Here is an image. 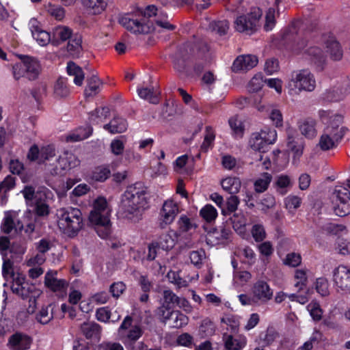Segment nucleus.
Listing matches in <instances>:
<instances>
[{"label":"nucleus","mask_w":350,"mask_h":350,"mask_svg":"<svg viewBox=\"0 0 350 350\" xmlns=\"http://www.w3.org/2000/svg\"><path fill=\"white\" fill-rule=\"evenodd\" d=\"M148 208V193L140 183L129 186L124 191L120 213L127 220L137 223L142 219L143 214Z\"/></svg>","instance_id":"f257e3e1"},{"label":"nucleus","mask_w":350,"mask_h":350,"mask_svg":"<svg viewBox=\"0 0 350 350\" xmlns=\"http://www.w3.org/2000/svg\"><path fill=\"white\" fill-rule=\"evenodd\" d=\"M109 212L107 200L100 197L94 201L93 209L89 215L90 222L94 226L98 235L103 239L107 238L111 232Z\"/></svg>","instance_id":"f03ea898"},{"label":"nucleus","mask_w":350,"mask_h":350,"mask_svg":"<svg viewBox=\"0 0 350 350\" xmlns=\"http://www.w3.org/2000/svg\"><path fill=\"white\" fill-rule=\"evenodd\" d=\"M136 14L139 16H142V18L141 20L137 18L135 19L130 18L129 15H126L119 19V23L126 29L134 33L148 34L155 30V26L153 22H146L148 18L152 16H157L158 9L155 5H148L144 10H138Z\"/></svg>","instance_id":"7ed1b4c3"},{"label":"nucleus","mask_w":350,"mask_h":350,"mask_svg":"<svg viewBox=\"0 0 350 350\" xmlns=\"http://www.w3.org/2000/svg\"><path fill=\"white\" fill-rule=\"evenodd\" d=\"M58 226L69 237H75L83 226L82 213L73 207L62 208L58 211Z\"/></svg>","instance_id":"20e7f679"},{"label":"nucleus","mask_w":350,"mask_h":350,"mask_svg":"<svg viewBox=\"0 0 350 350\" xmlns=\"http://www.w3.org/2000/svg\"><path fill=\"white\" fill-rule=\"evenodd\" d=\"M21 62L12 66L13 76L16 80L25 77L29 81L36 80L41 71L39 62L34 57L19 55Z\"/></svg>","instance_id":"39448f33"},{"label":"nucleus","mask_w":350,"mask_h":350,"mask_svg":"<svg viewBox=\"0 0 350 350\" xmlns=\"http://www.w3.org/2000/svg\"><path fill=\"white\" fill-rule=\"evenodd\" d=\"M262 11L259 8H253L247 14L238 16L234 21L235 29L247 35H251L257 31L260 27V20Z\"/></svg>","instance_id":"423d86ee"},{"label":"nucleus","mask_w":350,"mask_h":350,"mask_svg":"<svg viewBox=\"0 0 350 350\" xmlns=\"http://www.w3.org/2000/svg\"><path fill=\"white\" fill-rule=\"evenodd\" d=\"M350 178L347 186H336L333 193L334 211L339 217L350 214Z\"/></svg>","instance_id":"0eeeda50"},{"label":"nucleus","mask_w":350,"mask_h":350,"mask_svg":"<svg viewBox=\"0 0 350 350\" xmlns=\"http://www.w3.org/2000/svg\"><path fill=\"white\" fill-rule=\"evenodd\" d=\"M319 115L321 120L326 124L324 131L327 133H331L332 135L334 134L342 133V139L343 138L347 129L344 126H340L342 122V116L340 114H334L331 111L320 110Z\"/></svg>","instance_id":"6e6552de"},{"label":"nucleus","mask_w":350,"mask_h":350,"mask_svg":"<svg viewBox=\"0 0 350 350\" xmlns=\"http://www.w3.org/2000/svg\"><path fill=\"white\" fill-rule=\"evenodd\" d=\"M293 85L299 91L312 92L316 87L314 75L308 69L293 71L289 86Z\"/></svg>","instance_id":"1a4fd4ad"},{"label":"nucleus","mask_w":350,"mask_h":350,"mask_svg":"<svg viewBox=\"0 0 350 350\" xmlns=\"http://www.w3.org/2000/svg\"><path fill=\"white\" fill-rule=\"evenodd\" d=\"M192 44L186 43L179 47L173 59V66L180 76L187 75V60L189 59V51Z\"/></svg>","instance_id":"9d476101"},{"label":"nucleus","mask_w":350,"mask_h":350,"mask_svg":"<svg viewBox=\"0 0 350 350\" xmlns=\"http://www.w3.org/2000/svg\"><path fill=\"white\" fill-rule=\"evenodd\" d=\"M79 164V160L70 152L65 151L59 157L57 165L51 170L53 176L62 175L64 170L74 168Z\"/></svg>","instance_id":"9b49d317"},{"label":"nucleus","mask_w":350,"mask_h":350,"mask_svg":"<svg viewBox=\"0 0 350 350\" xmlns=\"http://www.w3.org/2000/svg\"><path fill=\"white\" fill-rule=\"evenodd\" d=\"M333 276L336 286L341 291L350 293V268L340 265L334 269Z\"/></svg>","instance_id":"f8f14e48"},{"label":"nucleus","mask_w":350,"mask_h":350,"mask_svg":"<svg viewBox=\"0 0 350 350\" xmlns=\"http://www.w3.org/2000/svg\"><path fill=\"white\" fill-rule=\"evenodd\" d=\"M178 211V206L174 201H165L160 211L159 227L165 228L167 225L170 224L175 219Z\"/></svg>","instance_id":"ddd939ff"},{"label":"nucleus","mask_w":350,"mask_h":350,"mask_svg":"<svg viewBox=\"0 0 350 350\" xmlns=\"http://www.w3.org/2000/svg\"><path fill=\"white\" fill-rule=\"evenodd\" d=\"M273 293V290L269 284L262 280L256 282L252 288L254 299L263 304L271 299Z\"/></svg>","instance_id":"4468645a"},{"label":"nucleus","mask_w":350,"mask_h":350,"mask_svg":"<svg viewBox=\"0 0 350 350\" xmlns=\"http://www.w3.org/2000/svg\"><path fill=\"white\" fill-rule=\"evenodd\" d=\"M57 271H49L44 277V284L53 292H64L68 286V282L64 279H57Z\"/></svg>","instance_id":"2eb2a0df"},{"label":"nucleus","mask_w":350,"mask_h":350,"mask_svg":"<svg viewBox=\"0 0 350 350\" xmlns=\"http://www.w3.org/2000/svg\"><path fill=\"white\" fill-rule=\"evenodd\" d=\"M258 64V58L255 55H240L234 61L232 70L234 72L247 71L255 67Z\"/></svg>","instance_id":"dca6fc26"},{"label":"nucleus","mask_w":350,"mask_h":350,"mask_svg":"<svg viewBox=\"0 0 350 350\" xmlns=\"http://www.w3.org/2000/svg\"><path fill=\"white\" fill-rule=\"evenodd\" d=\"M31 338L28 335L16 332L9 338L8 346L14 350H25L29 348Z\"/></svg>","instance_id":"f3484780"},{"label":"nucleus","mask_w":350,"mask_h":350,"mask_svg":"<svg viewBox=\"0 0 350 350\" xmlns=\"http://www.w3.org/2000/svg\"><path fill=\"white\" fill-rule=\"evenodd\" d=\"M287 147L294 153V157H299L303 153L304 142L301 137L293 129L287 130Z\"/></svg>","instance_id":"a211bd4d"},{"label":"nucleus","mask_w":350,"mask_h":350,"mask_svg":"<svg viewBox=\"0 0 350 350\" xmlns=\"http://www.w3.org/2000/svg\"><path fill=\"white\" fill-rule=\"evenodd\" d=\"M341 139V133L332 135L331 133H327L325 131L323 130V133L319 139L318 146L321 150L327 151L336 148Z\"/></svg>","instance_id":"6ab92c4d"},{"label":"nucleus","mask_w":350,"mask_h":350,"mask_svg":"<svg viewBox=\"0 0 350 350\" xmlns=\"http://www.w3.org/2000/svg\"><path fill=\"white\" fill-rule=\"evenodd\" d=\"M82 334L87 339L99 340L101 334V326L94 321L84 322L80 327Z\"/></svg>","instance_id":"aec40b11"},{"label":"nucleus","mask_w":350,"mask_h":350,"mask_svg":"<svg viewBox=\"0 0 350 350\" xmlns=\"http://www.w3.org/2000/svg\"><path fill=\"white\" fill-rule=\"evenodd\" d=\"M304 53L308 54L310 57L312 63L316 66L317 69L319 71L323 70L324 65L325 64V57L323 55V51L319 47L310 46L306 49Z\"/></svg>","instance_id":"412c9836"},{"label":"nucleus","mask_w":350,"mask_h":350,"mask_svg":"<svg viewBox=\"0 0 350 350\" xmlns=\"http://www.w3.org/2000/svg\"><path fill=\"white\" fill-rule=\"evenodd\" d=\"M326 52L330 59L339 61L343 56V50L340 42L334 38H329L325 42Z\"/></svg>","instance_id":"4be33fe9"},{"label":"nucleus","mask_w":350,"mask_h":350,"mask_svg":"<svg viewBox=\"0 0 350 350\" xmlns=\"http://www.w3.org/2000/svg\"><path fill=\"white\" fill-rule=\"evenodd\" d=\"M72 30L66 26L56 27L53 31L52 44L59 46L62 42L72 38Z\"/></svg>","instance_id":"5701e85b"},{"label":"nucleus","mask_w":350,"mask_h":350,"mask_svg":"<svg viewBox=\"0 0 350 350\" xmlns=\"http://www.w3.org/2000/svg\"><path fill=\"white\" fill-rule=\"evenodd\" d=\"M103 128L112 134L122 133L127 129V122L120 117H114L109 123L104 125Z\"/></svg>","instance_id":"b1692460"},{"label":"nucleus","mask_w":350,"mask_h":350,"mask_svg":"<svg viewBox=\"0 0 350 350\" xmlns=\"http://www.w3.org/2000/svg\"><path fill=\"white\" fill-rule=\"evenodd\" d=\"M31 31L33 38L42 46H46L49 43H52V37L46 31L42 29L38 25H32Z\"/></svg>","instance_id":"393cba45"},{"label":"nucleus","mask_w":350,"mask_h":350,"mask_svg":"<svg viewBox=\"0 0 350 350\" xmlns=\"http://www.w3.org/2000/svg\"><path fill=\"white\" fill-rule=\"evenodd\" d=\"M347 94L346 88L341 86H335L327 90L323 94V98L328 102H337L342 100Z\"/></svg>","instance_id":"a878e982"},{"label":"nucleus","mask_w":350,"mask_h":350,"mask_svg":"<svg viewBox=\"0 0 350 350\" xmlns=\"http://www.w3.org/2000/svg\"><path fill=\"white\" fill-rule=\"evenodd\" d=\"M221 185L223 189L230 194L237 193L241 187V180L237 177H227L221 180Z\"/></svg>","instance_id":"bb28decb"},{"label":"nucleus","mask_w":350,"mask_h":350,"mask_svg":"<svg viewBox=\"0 0 350 350\" xmlns=\"http://www.w3.org/2000/svg\"><path fill=\"white\" fill-rule=\"evenodd\" d=\"M53 94L56 98H65L70 94V89L66 79L60 77L55 82L53 88Z\"/></svg>","instance_id":"cd10ccee"},{"label":"nucleus","mask_w":350,"mask_h":350,"mask_svg":"<svg viewBox=\"0 0 350 350\" xmlns=\"http://www.w3.org/2000/svg\"><path fill=\"white\" fill-rule=\"evenodd\" d=\"M101 82L96 75H93L87 79V87L85 89V97L94 96L98 93Z\"/></svg>","instance_id":"c85d7f7f"},{"label":"nucleus","mask_w":350,"mask_h":350,"mask_svg":"<svg viewBox=\"0 0 350 350\" xmlns=\"http://www.w3.org/2000/svg\"><path fill=\"white\" fill-rule=\"evenodd\" d=\"M207 243L211 241V239L215 237L217 240L228 239L230 237L232 231L230 228L221 227L220 232L217 228H212L207 231Z\"/></svg>","instance_id":"c756f323"},{"label":"nucleus","mask_w":350,"mask_h":350,"mask_svg":"<svg viewBox=\"0 0 350 350\" xmlns=\"http://www.w3.org/2000/svg\"><path fill=\"white\" fill-rule=\"evenodd\" d=\"M67 72L69 75L75 76L74 83L77 85H81L84 79V74L82 69L74 62H70L67 66Z\"/></svg>","instance_id":"7c9ffc66"},{"label":"nucleus","mask_w":350,"mask_h":350,"mask_svg":"<svg viewBox=\"0 0 350 350\" xmlns=\"http://www.w3.org/2000/svg\"><path fill=\"white\" fill-rule=\"evenodd\" d=\"M272 180L271 174L264 172L261 176L254 182V189L257 193H262L268 188Z\"/></svg>","instance_id":"2f4dec72"},{"label":"nucleus","mask_w":350,"mask_h":350,"mask_svg":"<svg viewBox=\"0 0 350 350\" xmlns=\"http://www.w3.org/2000/svg\"><path fill=\"white\" fill-rule=\"evenodd\" d=\"M171 327L174 328H180L187 325L188 317L178 310H174L170 317Z\"/></svg>","instance_id":"473e14b6"},{"label":"nucleus","mask_w":350,"mask_h":350,"mask_svg":"<svg viewBox=\"0 0 350 350\" xmlns=\"http://www.w3.org/2000/svg\"><path fill=\"white\" fill-rule=\"evenodd\" d=\"M299 130L306 137H314L316 135L315 122L311 119L306 120L299 125Z\"/></svg>","instance_id":"72a5a7b5"},{"label":"nucleus","mask_w":350,"mask_h":350,"mask_svg":"<svg viewBox=\"0 0 350 350\" xmlns=\"http://www.w3.org/2000/svg\"><path fill=\"white\" fill-rule=\"evenodd\" d=\"M215 326L214 323L209 319L203 320L199 327V334L202 338L209 337L214 334Z\"/></svg>","instance_id":"f704fd0d"},{"label":"nucleus","mask_w":350,"mask_h":350,"mask_svg":"<svg viewBox=\"0 0 350 350\" xmlns=\"http://www.w3.org/2000/svg\"><path fill=\"white\" fill-rule=\"evenodd\" d=\"M230 220L235 231L239 234L245 232L246 219L243 215L234 213L233 216L230 217Z\"/></svg>","instance_id":"c9c22d12"},{"label":"nucleus","mask_w":350,"mask_h":350,"mask_svg":"<svg viewBox=\"0 0 350 350\" xmlns=\"http://www.w3.org/2000/svg\"><path fill=\"white\" fill-rule=\"evenodd\" d=\"M83 4L92 10L94 14H100L107 6V3L105 0H83Z\"/></svg>","instance_id":"e433bc0d"},{"label":"nucleus","mask_w":350,"mask_h":350,"mask_svg":"<svg viewBox=\"0 0 350 350\" xmlns=\"http://www.w3.org/2000/svg\"><path fill=\"white\" fill-rule=\"evenodd\" d=\"M209 29L219 36H224L229 29V23L227 20L213 21L209 24Z\"/></svg>","instance_id":"4c0bfd02"},{"label":"nucleus","mask_w":350,"mask_h":350,"mask_svg":"<svg viewBox=\"0 0 350 350\" xmlns=\"http://www.w3.org/2000/svg\"><path fill=\"white\" fill-rule=\"evenodd\" d=\"M200 215L206 222L211 223L216 219L217 212L213 206L206 204L200 210Z\"/></svg>","instance_id":"58836bf2"},{"label":"nucleus","mask_w":350,"mask_h":350,"mask_svg":"<svg viewBox=\"0 0 350 350\" xmlns=\"http://www.w3.org/2000/svg\"><path fill=\"white\" fill-rule=\"evenodd\" d=\"M81 36L75 35L67 44V51L72 55L79 54L81 49Z\"/></svg>","instance_id":"ea45409f"},{"label":"nucleus","mask_w":350,"mask_h":350,"mask_svg":"<svg viewBox=\"0 0 350 350\" xmlns=\"http://www.w3.org/2000/svg\"><path fill=\"white\" fill-rule=\"evenodd\" d=\"M174 311L171 307L162 304L157 308L155 314L159 321L165 324L170 319Z\"/></svg>","instance_id":"a19ab883"},{"label":"nucleus","mask_w":350,"mask_h":350,"mask_svg":"<svg viewBox=\"0 0 350 350\" xmlns=\"http://www.w3.org/2000/svg\"><path fill=\"white\" fill-rule=\"evenodd\" d=\"M159 247L163 250H169L174 245V240L170 234L167 233L162 234L157 241H154Z\"/></svg>","instance_id":"79ce46f5"},{"label":"nucleus","mask_w":350,"mask_h":350,"mask_svg":"<svg viewBox=\"0 0 350 350\" xmlns=\"http://www.w3.org/2000/svg\"><path fill=\"white\" fill-rule=\"evenodd\" d=\"M239 199L234 194H231V196L227 199L226 201V208H222L221 213L224 215H230L232 213H234L239 204Z\"/></svg>","instance_id":"37998d69"},{"label":"nucleus","mask_w":350,"mask_h":350,"mask_svg":"<svg viewBox=\"0 0 350 350\" xmlns=\"http://www.w3.org/2000/svg\"><path fill=\"white\" fill-rule=\"evenodd\" d=\"M53 306L49 305L46 308H42L39 313L37 314L36 319L40 323L45 325L51 321L53 318Z\"/></svg>","instance_id":"c03bdc74"},{"label":"nucleus","mask_w":350,"mask_h":350,"mask_svg":"<svg viewBox=\"0 0 350 350\" xmlns=\"http://www.w3.org/2000/svg\"><path fill=\"white\" fill-rule=\"evenodd\" d=\"M259 133H254L250 140L251 147L259 152H265L266 148L269 144H267L264 139H261V136H257Z\"/></svg>","instance_id":"a18cd8bd"},{"label":"nucleus","mask_w":350,"mask_h":350,"mask_svg":"<svg viewBox=\"0 0 350 350\" xmlns=\"http://www.w3.org/2000/svg\"><path fill=\"white\" fill-rule=\"evenodd\" d=\"M143 334V331L139 325H135L127 332L125 336V342L132 343L137 341Z\"/></svg>","instance_id":"49530a36"},{"label":"nucleus","mask_w":350,"mask_h":350,"mask_svg":"<svg viewBox=\"0 0 350 350\" xmlns=\"http://www.w3.org/2000/svg\"><path fill=\"white\" fill-rule=\"evenodd\" d=\"M199 49L202 51V53L205 59H203L202 62H196L193 66L194 71L200 75L204 69V67L206 64V53L208 51V46L206 43L202 42L199 45Z\"/></svg>","instance_id":"de8ad7c7"},{"label":"nucleus","mask_w":350,"mask_h":350,"mask_svg":"<svg viewBox=\"0 0 350 350\" xmlns=\"http://www.w3.org/2000/svg\"><path fill=\"white\" fill-rule=\"evenodd\" d=\"M257 136H261V139H264V142L267 143V144H273L277 138V133L275 129H272L270 128H265L262 130Z\"/></svg>","instance_id":"09e8293b"},{"label":"nucleus","mask_w":350,"mask_h":350,"mask_svg":"<svg viewBox=\"0 0 350 350\" xmlns=\"http://www.w3.org/2000/svg\"><path fill=\"white\" fill-rule=\"evenodd\" d=\"M265 81L261 74L256 75L249 82L248 91L250 92H257L261 90L264 85Z\"/></svg>","instance_id":"8fccbe9b"},{"label":"nucleus","mask_w":350,"mask_h":350,"mask_svg":"<svg viewBox=\"0 0 350 350\" xmlns=\"http://www.w3.org/2000/svg\"><path fill=\"white\" fill-rule=\"evenodd\" d=\"M316 290L323 297L329 295V282L325 278H319L316 281Z\"/></svg>","instance_id":"3c124183"},{"label":"nucleus","mask_w":350,"mask_h":350,"mask_svg":"<svg viewBox=\"0 0 350 350\" xmlns=\"http://www.w3.org/2000/svg\"><path fill=\"white\" fill-rule=\"evenodd\" d=\"M278 334L272 328H268L265 333H261L260 339L262 346L269 345L272 343L276 338Z\"/></svg>","instance_id":"603ef678"},{"label":"nucleus","mask_w":350,"mask_h":350,"mask_svg":"<svg viewBox=\"0 0 350 350\" xmlns=\"http://www.w3.org/2000/svg\"><path fill=\"white\" fill-rule=\"evenodd\" d=\"M163 305L166 306L171 307L172 308L174 306L177 304L178 297L175 293H174L171 290H165L163 293Z\"/></svg>","instance_id":"864d4df0"},{"label":"nucleus","mask_w":350,"mask_h":350,"mask_svg":"<svg viewBox=\"0 0 350 350\" xmlns=\"http://www.w3.org/2000/svg\"><path fill=\"white\" fill-rule=\"evenodd\" d=\"M110 173L107 167H100L93 172L92 177L96 181L104 182L109 178Z\"/></svg>","instance_id":"5fc2aeb1"},{"label":"nucleus","mask_w":350,"mask_h":350,"mask_svg":"<svg viewBox=\"0 0 350 350\" xmlns=\"http://www.w3.org/2000/svg\"><path fill=\"white\" fill-rule=\"evenodd\" d=\"M301 262L300 254L295 252L289 253L284 260V264L289 267H295L299 266Z\"/></svg>","instance_id":"6e6d98bb"},{"label":"nucleus","mask_w":350,"mask_h":350,"mask_svg":"<svg viewBox=\"0 0 350 350\" xmlns=\"http://www.w3.org/2000/svg\"><path fill=\"white\" fill-rule=\"evenodd\" d=\"M139 96L144 99L149 100L151 103H158V98L154 94L152 90L144 88L138 89L137 90Z\"/></svg>","instance_id":"4d7b16f0"},{"label":"nucleus","mask_w":350,"mask_h":350,"mask_svg":"<svg viewBox=\"0 0 350 350\" xmlns=\"http://www.w3.org/2000/svg\"><path fill=\"white\" fill-rule=\"evenodd\" d=\"M15 186V178L12 176H8L3 181L0 183V194L3 193V196H5V193L14 188Z\"/></svg>","instance_id":"13d9d810"},{"label":"nucleus","mask_w":350,"mask_h":350,"mask_svg":"<svg viewBox=\"0 0 350 350\" xmlns=\"http://www.w3.org/2000/svg\"><path fill=\"white\" fill-rule=\"evenodd\" d=\"M110 110L107 107L96 108L94 111L90 113V118L92 120H95L96 118H104L106 119L109 116Z\"/></svg>","instance_id":"bf43d9fd"},{"label":"nucleus","mask_w":350,"mask_h":350,"mask_svg":"<svg viewBox=\"0 0 350 350\" xmlns=\"http://www.w3.org/2000/svg\"><path fill=\"white\" fill-rule=\"evenodd\" d=\"M96 317L98 321L107 323L111 317V312L108 307L100 308L96 310Z\"/></svg>","instance_id":"052dcab7"},{"label":"nucleus","mask_w":350,"mask_h":350,"mask_svg":"<svg viewBox=\"0 0 350 350\" xmlns=\"http://www.w3.org/2000/svg\"><path fill=\"white\" fill-rule=\"evenodd\" d=\"M31 94L37 102H39L42 97L46 94V85L40 83L31 90Z\"/></svg>","instance_id":"680f3d73"},{"label":"nucleus","mask_w":350,"mask_h":350,"mask_svg":"<svg viewBox=\"0 0 350 350\" xmlns=\"http://www.w3.org/2000/svg\"><path fill=\"white\" fill-rule=\"evenodd\" d=\"M126 285L122 282L113 283L109 288L112 296L118 298L125 291Z\"/></svg>","instance_id":"e2e57ef3"},{"label":"nucleus","mask_w":350,"mask_h":350,"mask_svg":"<svg viewBox=\"0 0 350 350\" xmlns=\"http://www.w3.org/2000/svg\"><path fill=\"white\" fill-rule=\"evenodd\" d=\"M284 202L286 208L294 210L300 206L301 199L296 196H289L285 198Z\"/></svg>","instance_id":"0e129e2a"},{"label":"nucleus","mask_w":350,"mask_h":350,"mask_svg":"<svg viewBox=\"0 0 350 350\" xmlns=\"http://www.w3.org/2000/svg\"><path fill=\"white\" fill-rule=\"evenodd\" d=\"M252 234L256 241H262L266 237L265 230L262 226L256 224L252 227Z\"/></svg>","instance_id":"69168bd1"},{"label":"nucleus","mask_w":350,"mask_h":350,"mask_svg":"<svg viewBox=\"0 0 350 350\" xmlns=\"http://www.w3.org/2000/svg\"><path fill=\"white\" fill-rule=\"evenodd\" d=\"M279 70V62L275 58H271L266 61L265 65V71L268 75H271Z\"/></svg>","instance_id":"338daca9"},{"label":"nucleus","mask_w":350,"mask_h":350,"mask_svg":"<svg viewBox=\"0 0 350 350\" xmlns=\"http://www.w3.org/2000/svg\"><path fill=\"white\" fill-rule=\"evenodd\" d=\"M337 245V249L340 254L342 255L350 254V241L343 238H338Z\"/></svg>","instance_id":"774afa93"}]
</instances>
